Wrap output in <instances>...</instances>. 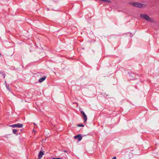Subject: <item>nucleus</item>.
I'll return each instance as SVG.
<instances>
[{"mask_svg": "<svg viewBox=\"0 0 159 159\" xmlns=\"http://www.w3.org/2000/svg\"><path fill=\"white\" fill-rule=\"evenodd\" d=\"M53 159H62V158H53Z\"/></svg>", "mask_w": 159, "mask_h": 159, "instance_id": "nucleus-13", "label": "nucleus"}, {"mask_svg": "<svg viewBox=\"0 0 159 159\" xmlns=\"http://www.w3.org/2000/svg\"><path fill=\"white\" fill-rule=\"evenodd\" d=\"M140 17L148 21H150L151 22L153 21V20L146 14H141L140 15Z\"/></svg>", "mask_w": 159, "mask_h": 159, "instance_id": "nucleus-1", "label": "nucleus"}, {"mask_svg": "<svg viewBox=\"0 0 159 159\" xmlns=\"http://www.w3.org/2000/svg\"><path fill=\"white\" fill-rule=\"evenodd\" d=\"M75 139H78V141H80L82 139V136L81 134H79L75 136L74 137Z\"/></svg>", "mask_w": 159, "mask_h": 159, "instance_id": "nucleus-5", "label": "nucleus"}, {"mask_svg": "<svg viewBox=\"0 0 159 159\" xmlns=\"http://www.w3.org/2000/svg\"><path fill=\"white\" fill-rule=\"evenodd\" d=\"M130 4L132 5L133 6L137 7H143L144 4H143L140 3H137L135 2H131Z\"/></svg>", "mask_w": 159, "mask_h": 159, "instance_id": "nucleus-2", "label": "nucleus"}, {"mask_svg": "<svg viewBox=\"0 0 159 159\" xmlns=\"http://www.w3.org/2000/svg\"><path fill=\"white\" fill-rule=\"evenodd\" d=\"M134 76V77H135V75L134 74H131V75H130V78L131 79L133 80H134V79H136L135 78H133Z\"/></svg>", "mask_w": 159, "mask_h": 159, "instance_id": "nucleus-8", "label": "nucleus"}, {"mask_svg": "<svg viewBox=\"0 0 159 159\" xmlns=\"http://www.w3.org/2000/svg\"><path fill=\"white\" fill-rule=\"evenodd\" d=\"M63 152H67V151L66 150H64L63 151Z\"/></svg>", "mask_w": 159, "mask_h": 159, "instance_id": "nucleus-15", "label": "nucleus"}, {"mask_svg": "<svg viewBox=\"0 0 159 159\" xmlns=\"http://www.w3.org/2000/svg\"><path fill=\"white\" fill-rule=\"evenodd\" d=\"M9 126L13 128L17 127L19 128H22L23 126V125L21 124L18 123L10 125Z\"/></svg>", "mask_w": 159, "mask_h": 159, "instance_id": "nucleus-3", "label": "nucleus"}, {"mask_svg": "<svg viewBox=\"0 0 159 159\" xmlns=\"http://www.w3.org/2000/svg\"><path fill=\"white\" fill-rule=\"evenodd\" d=\"M84 125H83L82 124H79L78 125V126H79V127H84Z\"/></svg>", "mask_w": 159, "mask_h": 159, "instance_id": "nucleus-10", "label": "nucleus"}, {"mask_svg": "<svg viewBox=\"0 0 159 159\" xmlns=\"http://www.w3.org/2000/svg\"><path fill=\"white\" fill-rule=\"evenodd\" d=\"M1 55V53H0V56Z\"/></svg>", "mask_w": 159, "mask_h": 159, "instance_id": "nucleus-16", "label": "nucleus"}, {"mask_svg": "<svg viewBox=\"0 0 159 159\" xmlns=\"http://www.w3.org/2000/svg\"><path fill=\"white\" fill-rule=\"evenodd\" d=\"M46 78V76H44L42 78H40L39 80V82L40 83L43 81Z\"/></svg>", "mask_w": 159, "mask_h": 159, "instance_id": "nucleus-6", "label": "nucleus"}, {"mask_svg": "<svg viewBox=\"0 0 159 159\" xmlns=\"http://www.w3.org/2000/svg\"><path fill=\"white\" fill-rule=\"evenodd\" d=\"M43 153L41 151H40L39 153V159L41 158L43 155Z\"/></svg>", "mask_w": 159, "mask_h": 159, "instance_id": "nucleus-7", "label": "nucleus"}, {"mask_svg": "<svg viewBox=\"0 0 159 159\" xmlns=\"http://www.w3.org/2000/svg\"><path fill=\"white\" fill-rule=\"evenodd\" d=\"M116 157H114L112 159H116Z\"/></svg>", "mask_w": 159, "mask_h": 159, "instance_id": "nucleus-14", "label": "nucleus"}, {"mask_svg": "<svg viewBox=\"0 0 159 159\" xmlns=\"http://www.w3.org/2000/svg\"><path fill=\"white\" fill-rule=\"evenodd\" d=\"M17 130L16 129H13V131H12V132L13 134H16V132H17Z\"/></svg>", "mask_w": 159, "mask_h": 159, "instance_id": "nucleus-9", "label": "nucleus"}, {"mask_svg": "<svg viewBox=\"0 0 159 159\" xmlns=\"http://www.w3.org/2000/svg\"><path fill=\"white\" fill-rule=\"evenodd\" d=\"M6 86L7 88L8 89V90H9L10 89H9V87L7 86V84H6Z\"/></svg>", "mask_w": 159, "mask_h": 159, "instance_id": "nucleus-11", "label": "nucleus"}, {"mask_svg": "<svg viewBox=\"0 0 159 159\" xmlns=\"http://www.w3.org/2000/svg\"><path fill=\"white\" fill-rule=\"evenodd\" d=\"M2 75H3V78H4L5 77V73L2 74Z\"/></svg>", "mask_w": 159, "mask_h": 159, "instance_id": "nucleus-12", "label": "nucleus"}, {"mask_svg": "<svg viewBox=\"0 0 159 159\" xmlns=\"http://www.w3.org/2000/svg\"><path fill=\"white\" fill-rule=\"evenodd\" d=\"M80 112L84 117V122H86L87 120V117L85 113L84 112L82 111H80Z\"/></svg>", "mask_w": 159, "mask_h": 159, "instance_id": "nucleus-4", "label": "nucleus"}]
</instances>
